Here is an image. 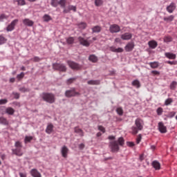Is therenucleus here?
<instances>
[{"instance_id": "obj_1", "label": "nucleus", "mask_w": 177, "mask_h": 177, "mask_svg": "<svg viewBox=\"0 0 177 177\" xmlns=\"http://www.w3.org/2000/svg\"><path fill=\"white\" fill-rule=\"evenodd\" d=\"M145 125V122L140 118H137L135 120V126L131 127V133L132 135H138L139 131H143V127Z\"/></svg>"}, {"instance_id": "obj_2", "label": "nucleus", "mask_w": 177, "mask_h": 177, "mask_svg": "<svg viewBox=\"0 0 177 177\" xmlns=\"http://www.w3.org/2000/svg\"><path fill=\"white\" fill-rule=\"evenodd\" d=\"M40 97L44 100V102H46L47 103H55L56 98L55 97V95L50 93H43L40 95Z\"/></svg>"}, {"instance_id": "obj_3", "label": "nucleus", "mask_w": 177, "mask_h": 177, "mask_svg": "<svg viewBox=\"0 0 177 177\" xmlns=\"http://www.w3.org/2000/svg\"><path fill=\"white\" fill-rule=\"evenodd\" d=\"M15 147H16V149L12 150V154H15V156L21 157V156H23V151H21V149L23 148V145H21V142L20 141H17L15 142Z\"/></svg>"}, {"instance_id": "obj_4", "label": "nucleus", "mask_w": 177, "mask_h": 177, "mask_svg": "<svg viewBox=\"0 0 177 177\" xmlns=\"http://www.w3.org/2000/svg\"><path fill=\"white\" fill-rule=\"evenodd\" d=\"M109 148L112 153H118L120 151V146L118 142L115 140L109 142Z\"/></svg>"}, {"instance_id": "obj_5", "label": "nucleus", "mask_w": 177, "mask_h": 177, "mask_svg": "<svg viewBox=\"0 0 177 177\" xmlns=\"http://www.w3.org/2000/svg\"><path fill=\"white\" fill-rule=\"evenodd\" d=\"M53 70H57V71H61L62 73H66L67 71V67L64 66V64L55 63L53 64Z\"/></svg>"}, {"instance_id": "obj_6", "label": "nucleus", "mask_w": 177, "mask_h": 177, "mask_svg": "<svg viewBox=\"0 0 177 177\" xmlns=\"http://www.w3.org/2000/svg\"><path fill=\"white\" fill-rule=\"evenodd\" d=\"M80 93L75 91V88H73L71 90H67L65 92L66 97H74V96H79Z\"/></svg>"}, {"instance_id": "obj_7", "label": "nucleus", "mask_w": 177, "mask_h": 177, "mask_svg": "<svg viewBox=\"0 0 177 177\" xmlns=\"http://www.w3.org/2000/svg\"><path fill=\"white\" fill-rule=\"evenodd\" d=\"M109 31L111 32V34H115L121 31V28L118 24H114L110 26Z\"/></svg>"}, {"instance_id": "obj_8", "label": "nucleus", "mask_w": 177, "mask_h": 177, "mask_svg": "<svg viewBox=\"0 0 177 177\" xmlns=\"http://www.w3.org/2000/svg\"><path fill=\"white\" fill-rule=\"evenodd\" d=\"M68 65L72 68V70H81V65L73 61H67Z\"/></svg>"}, {"instance_id": "obj_9", "label": "nucleus", "mask_w": 177, "mask_h": 177, "mask_svg": "<svg viewBox=\"0 0 177 177\" xmlns=\"http://www.w3.org/2000/svg\"><path fill=\"white\" fill-rule=\"evenodd\" d=\"M19 23V19H14L7 27L6 31L8 32L10 31H13L15 30V27H16V24Z\"/></svg>"}, {"instance_id": "obj_10", "label": "nucleus", "mask_w": 177, "mask_h": 177, "mask_svg": "<svg viewBox=\"0 0 177 177\" xmlns=\"http://www.w3.org/2000/svg\"><path fill=\"white\" fill-rule=\"evenodd\" d=\"M73 10V12H77V6L69 5L67 8H64L63 12L64 13H70V11Z\"/></svg>"}, {"instance_id": "obj_11", "label": "nucleus", "mask_w": 177, "mask_h": 177, "mask_svg": "<svg viewBox=\"0 0 177 177\" xmlns=\"http://www.w3.org/2000/svg\"><path fill=\"white\" fill-rule=\"evenodd\" d=\"M158 127L160 133H167V127L164 125V123H162V122H160Z\"/></svg>"}, {"instance_id": "obj_12", "label": "nucleus", "mask_w": 177, "mask_h": 177, "mask_svg": "<svg viewBox=\"0 0 177 177\" xmlns=\"http://www.w3.org/2000/svg\"><path fill=\"white\" fill-rule=\"evenodd\" d=\"M78 41L80 43V45H83V46H89V45H91L90 41H88V40L84 39L82 37H78Z\"/></svg>"}, {"instance_id": "obj_13", "label": "nucleus", "mask_w": 177, "mask_h": 177, "mask_svg": "<svg viewBox=\"0 0 177 177\" xmlns=\"http://www.w3.org/2000/svg\"><path fill=\"white\" fill-rule=\"evenodd\" d=\"M175 9H176V4L175 3H171L166 8L169 13H174Z\"/></svg>"}, {"instance_id": "obj_14", "label": "nucleus", "mask_w": 177, "mask_h": 177, "mask_svg": "<svg viewBox=\"0 0 177 177\" xmlns=\"http://www.w3.org/2000/svg\"><path fill=\"white\" fill-rule=\"evenodd\" d=\"M30 174L32 177H42V174L37 169H32Z\"/></svg>"}, {"instance_id": "obj_15", "label": "nucleus", "mask_w": 177, "mask_h": 177, "mask_svg": "<svg viewBox=\"0 0 177 177\" xmlns=\"http://www.w3.org/2000/svg\"><path fill=\"white\" fill-rule=\"evenodd\" d=\"M61 153L64 158H67V156L68 154V148H67L66 146H63L61 149Z\"/></svg>"}, {"instance_id": "obj_16", "label": "nucleus", "mask_w": 177, "mask_h": 177, "mask_svg": "<svg viewBox=\"0 0 177 177\" xmlns=\"http://www.w3.org/2000/svg\"><path fill=\"white\" fill-rule=\"evenodd\" d=\"M131 38L132 35L130 32H126L121 35V39H123V41H129V39H131Z\"/></svg>"}, {"instance_id": "obj_17", "label": "nucleus", "mask_w": 177, "mask_h": 177, "mask_svg": "<svg viewBox=\"0 0 177 177\" xmlns=\"http://www.w3.org/2000/svg\"><path fill=\"white\" fill-rule=\"evenodd\" d=\"M135 44H133V42H129L126 45L125 50L126 52H132V50H133Z\"/></svg>"}, {"instance_id": "obj_18", "label": "nucleus", "mask_w": 177, "mask_h": 177, "mask_svg": "<svg viewBox=\"0 0 177 177\" xmlns=\"http://www.w3.org/2000/svg\"><path fill=\"white\" fill-rule=\"evenodd\" d=\"M22 21L24 26H27L28 27H32L34 26V21L30 19H24Z\"/></svg>"}, {"instance_id": "obj_19", "label": "nucleus", "mask_w": 177, "mask_h": 177, "mask_svg": "<svg viewBox=\"0 0 177 177\" xmlns=\"http://www.w3.org/2000/svg\"><path fill=\"white\" fill-rule=\"evenodd\" d=\"M53 128H55L53 124L52 123H49L46 127V133H48V135H50V133L53 132Z\"/></svg>"}, {"instance_id": "obj_20", "label": "nucleus", "mask_w": 177, "mask_h": 177, "mask_svg": "<svg viewBox=\"0 0 177 177\" xmlns=\"http://www.w3.org/2000/svg\"><path fill=\"white\" fill-rule=\"evenodd\" d=\"M151 165L156 171H159V169H161V164H160L157 160L153 161Z\"/></svg>"}, {"instance_id": "obj_21", "label": "nucleus", "mask_w": 177, "mask_h": 177, "mask_svg": "<svg viewBox=\"0 0 177 177\" xmlns=\"http://www.w3.org/2000/svg\"><path fill=\"white\" fill-rule=\"evenodd\" d=\"M110 50L111 52H115V53H122V52H124V48H116L114 46H111Z\"/></svg>"}, {"instance_id": "obj_22", "label": "nucleus", "mask_w": 177, "mask_h": 177, "mask_svg": "<svg viewBox=\"0 0 177 177\" xmlns=\"http://www.w3.org/2000/svg\"><path fill=\"white\" fill-rule=\"evenodd\" d=\"M2 114H8L9 115H13L15 114V110L12 107H8L6 109L5 113Z\"/></svg>"}, {"instance_id": "obj_23", "label": "nucleus", "mask_w": 177, "mask_h": 177, "mask_svg": "<svg viewBox=\"0 0 177 177\" xmlns=\"http://www.w3.org/2000/svg\"><path fill=\"white\" fill-rule=\"evenodd\" d=\"M148 45L149 48H151V49H156V46H158V44H157V41L151 40L149 41Z\"/></svg>"}, {"instance_id": "obj_24", "label": "nucleus", "mask_w": 177, "mask_h": 177, "mask_svg": "<svg viewBox=\"0 0 177 177\" xmlns=\"http://www.w3.org/2000/svg\"><path fill=\"white\" fill-rule=\"evenodd\" d=\"M174 19H175V16L170 15L169 17H165L163 18L164 21H166L167 23H171V21H174Z\"/></svg>"}, {"instance_id": "obj_25", "label": "nucleus", "mask_w": 177, "mask_h": 177, "mask_svg": "<svg viewBox=\"0 0 177 177\" xmlns=\"http://www.w3.org/2000/svg\"><path fill=\"white\" fill-rule=\"evenodd\" d=\"M74 131L75 133H78L80 136L82 137L84 136V131L82 129H80L79 127H75L74 128Z\"/></svg>"}, {"instance_id": "obj_26", "label": "nucleus", "mask_w": 177, "mask_h": 177, "mask_svg": "<svg viewBox=\"0 0 177 177\" xmlns=\"http://www.w3.org/2000/svg\"><path fill=\"white\" fill-rule=\"evenodd\" d=\"M0 124H2L3 125H9V121L4 117H0Z\"/></svg>"}, {"instance_id": "obj_27", "label": "nucleus", "mask_w": 177, "mask_h": 177, "mask_svg": "<svg viewBox=\"0 0 177 177\" xmlns=\"http://www.w3.org/2000/svg\"><path fill=\"white\" fill-rule=\"evenodd\" d=\"M163 41L166 44H168L169 42H172V41H174V39L172 38V37L167 35V36H165Z\"/></svg>"}, {"instance_id": "obj_28", "label": "nucleus", "mask_w": 177, "mask_h": 177, "mask_svg": "<svg viewBox=\"0 0 177 177\" xmlns=\"http://www.w3.org/2000/svg\"><path fill=\"white\" fill-rule=\"evenodd\" d=\"M165 56H166V57H167V59H171L173 60L176 59V55L174 53H166Z\"/></svg>"}, {"instance_id": "obj_29", "label": "nucleus", "mask_w": 177, "mask_h": 177, "mask_svg": "<svg viewBox=\"0 0 177 177\" xmlns=\"http://www.w3.org/2000/svg\"><path fill=\"white\" fill-rule=\"evenodd\" d=\"M88 85H100V80H89L87 82Z\"/></svg>"}, {"instance_id": "obj_30", "label": "nucleus", "mask_w": 177, "mask_h": 177, "mask_svg": "<svg viewBox=\"0 0 177 177\" xmlns=\"http://www.w3.org/2000/svg\"><path fill=\"white\" fill-rule=\"evenodd\" d=\"M131 85L137 88H139L140 87V82H139L138 80H135L132 82Z\"/></svg>"}, {"instance_id": "obj_31", "label": "nucleus", "mask_w": 177, "mask_h": 177, "mask_svg": "<svg viewBox=\"0 0 177 177\" xmlns=\"http://www.w3.org/2000/svg\"><path fill=\"white\" fill-rule=\"evenodd\" d=\"M17 2L19 6H24L26 5V0H14V3Z\"/></svg>"}, {"instance_id": "obj_32", "label": "nucleus", "mask_w": 177, "mask_h": 177, "mask_svg": "<svg viewBox=\"0 0 177 177\" xmlns=\"http://www.w3.org/2000/svg\"><path fill=\"white\" fill-rule=\"evenodd\" d=\"M88 60L93 63H96V62H97V57H96L95 55H91L89 56Z\"/></svg>"}, {"instance_id": "obj_33", "label": "nucleus", "mask_w": 177, "mask_h": 177, "mask_svg": "<svg viewBox=\"0 0 177 177\" xmlns=\"http://www.w3.org/2000/svg\"><path fill=\"white\" fill-rule=\"evenodd\" d=\"M93 32H100L102 31V27L99 26H95L93 28H92Z\"/></svg>"}, {"instance_id": "obj_34", "label": "nucleus", "mask_w": 177, "mask_h": 177, "mask_svg": "<svg viewBox=\"0 0 177 177\" xmlns=\"http://www.w3.org/2000/svg\"><path fill=\"white\" fill-rule=\"evenodd\" d=\"M9 19V16L6 14L0 15V22H3L4 20H8Z\"/></svg>"}, {"instance_id": "obj_35", "label": "nucleus", "mask_w": 177, "mask_h": 177, "mask_svg": "<svg viewBox=\"0 0 177 177\" xmlns=\"http://www.w3.org/2000/svg\"><path fill=\"white\" fill-rule=\"evenodd\" d=\"M77 26L81 30H85V28H86V23L85 22H81L80 24H78Z\"/></svg>"}, {"instance_id": "obj_36", "label": "nucleus", "mask_w": 177, "mask_h": 177, "mask_svg": "<svg viewBox=\"0 0 177 177\" xmlns=\"http://www.w3.org/2000/svg\"><path fill=\"white\" fill-rule=\"evenodd\" d=\"M149 66L150 67H151V68H158V62H150Z\"/></svg>"}, {"instance_id": "obj_37", "label": "nucleus", "mask_w": 177, "mask_h": 177, "mask_svg": "<svg viewBox=\"0 0 177 177\" xmlns=\"http://www.w3.org/2000/svg\"><path fill=\"white\" fill-rule=\"evenodd\" d=\"M176 86H177V82L174 81L170 84V89H171V91H175V89H176Z\"/></svg>"}, {"instance_id": "obj_38", "label": "nucleus", "mask_w": 177, "mask_h": 177, "mask_svg": "<svg viewBox=\"0 0 177 177\" xmlns=\"http://www.w3.org/2000/svg\"><path fill=\"white\" fill-rule=\"evenodd\" d=\"M6 41H8V39H6L5 37L0 35V45H3V44L6 43Z\"/></svg>"}, {"instance_id": "obj_39", "label": "nucleus", "mask_w": 177, "mask_h": 177, "mask_svg": "<svg viewBox=\"0 0 177 177\" xmlns=\"http://www.w3.org/2000/svg\"><path fill=\"white\" fill-rule=\"evenodd\" d=\"M66 0H60L58 1V5H60L61 8H66Z\"/></svg>"}, {"instance_id": "obj_40", "label": "nucleus", "mask_w": 177, "mask_h": 177, "mask_svg": "<svg viewBox=\"0 0 177 177\" xmlns=\"http://www.w3.org/2000/svg\"><path fill=\"white\" fill-rule=\"evenodd\" d=\"M43 19L44 21H50V20H52V17L46 14L44 15Z\"/></svg>"}, {"instance_id": "obj_41", "label": "nucleus", "mask_w": 177, "mask_h": 177, "mask_svg": "<svg viewBox=\"0 0 177 177\" xmlns=\"http://www.w3.org/2000/svg\"><path fill=\"white\" fill-rule=\"evenodd\" d=\"M66 42L68 45H72V44H74V37H69L66 39Z\"/></svg>"}, {"instance_id": "obj_42", "label": "nucleus", "mask_w": 177, "mask_h": 177, "mask_svg": "<svg viewBox=\"0 0 177 177\" xmlns=\"http://www.w3.org/2000/svg\"><path fill=\"white\" fill-rule=\"evenodd\" d=\"M172 102H174V100H172V98H168L165 100V106H169V104H171Z\"/></svg>"}, {"instance_id": "obj_43", "label": "nucleus", "mask_w": 177, "mask_h": 177, "mask_svg": "<svg viewBox=\"0 0 177 177\" xmlns=\"http://www.w3.org/2000/svg\"><path fill=\"white\" fill-rule=\"evenodd\" d=\"M116 112L119 115H122L124 114V110H122V108L121 107L117 108Z\"/></svg>"}, {"instance_id": "obj_44", "label": "nucleus", "mask_w": 177, "mask_h": 177, "mask_svg": "<svg viewBox=\"0 0 177 177\" xmlns=\"http://www.w3.org/2000/svg\"><path fill=\"white\" fill-rule=\"evenodd\" d=\"M33 139L32 136H26L24 142L25 143H29V142L32 141Z\"/></svg>"}, {"instance_id": "obj_45", "label": "nucleus", "mask_w": 177, "mask_h": 177, "mask_svg": "<svg viewBox=\"0 0 177 177\" xmlns=\"http://www.w3.org/2000/svg\"><path fill=\"white\" fill-rule=\"evenodd\" d=\"M95 6H101L103 5V0H95Z\"/></svg>"}, {"instance_id": "obj_46", "label": "nucleus", "mask_w": 177, "mask_h": 177, "mask_svg": "<svg viewBox=\"0 0 177 177\" xmlns=\"http://www.w3.org/2000/svg\"><path fill=\"white\" fill-rule=\"evenodd\" d=\"M59 5V1L57 0H51V6L56 8Z\"/></svg>"}, {"instance_id": "obj_47", "label": "nucleus", "mask_w": 177, "mask_h": 177, "mask_svg": "<svg viewBox=\"0 0 177 177\" xmlns=\"http://www.w3.org/2000/svg\"><path fill=\"white\" fill-rule=\"evenodd\" d=\"M163 111H164V110L161 107L158 108L156 110V113H157L158 115H162Z\"/></svg>"}, {"instance_id": "obj_48", "label": "nucleus", "mask_w": 177, "mask_h": 177, "mask_svg": "<svg viewBox=\"0 0 177 177\" xmlns=\"http://www.w3.org/2000/svg\"><path fill=\"white\" fill-rule=\"evenodd\" d=\"M118 142L120 146H124V140L123 138H119Z\"/></svg>"}, {"instance_id": "obj_49", "label": "nucleus", "mask_w": 177, "mask_h": 177, "mask_svg": "<svg viewBox=\"0 0 177 177\" xmlns=\"http://www.w3.org/2000/svg\"><path fill=\"white\" fill-rule=\"evenodd\" d=\"M75 80H77V77L70 78L67 80V84L70 85V84H73Z\"/></svg>"}, {"instance_id": "obj_50", "label": "nucleus", "mask_w": 177, "mask_h": 177, "mask_svg": "<svg viewBox=\"0 0 177 177\" xmlns=\"http://www.w3.org/2000/svg\"><path fill=\"white\" fill-rule=\"evenodd\" d=\"M17 80L20 81V80H22V78H24V73L21 72L19 75H17Z\"/></svg>"}, {"instance_id": "obj_51", "label": "nucleus", "mask_w": 177, "mask_h": 177, "mask_svg": "<svg viewBox=\"0 0 177 177\" xmlns=\"http://www.w3.org/2000/svg\"><path fill=\"white\" fill-rule=\"evenodd\" d=\"M141 140H142V134H139L136 138L137 145H139V143H140Z\"/></svg>"}, {"instance_id": "obj_52", "label": "nucleus", "mask_w": 177, "mask_h": 177, "mask_svg": "<svg viewBox=\"0 0 177 177\" xmlns=\"http://www.w3.org/2000/svg\"><path fill=\"white\" fill-rule=\"evenodd\" d=\"M98 129L102 133H104L106 132V129L103 126H98Z\"/></svg>"}, {"instance_id": "obj_53", "label": "nucleus", "mask_w": 177, "mask_h": 177, "mask_svg": "<svg viewBox=\"0 0 177 177\" xmlns=\"http://www.w3.org/2000/svg\"><path fill=\"white\" fill-rule=\"evenodd\" d=\"M20 92H30V89L26 88V87L19 88Z\"/></svg>"}, {"instance_id": "obj_54", "label": "nucleus", "mask_w": 177, "mask_h": 177, "mask_svg": "<svg viewBox=\"0 0 177 177\" xmlns=\"http://www.w3.org/2000/svg\"><path fill=\"white\" fill-rule=\"evenodd\" d=\"M175 114H176V112L171 111L169 113L168 115L170 118H172L173 117H175Z\"/></svg>"}, {"instance_id": "obj_55", "label": "nucleus", "mask_w": 177, "mask_h": 177, "mask_svg": "<svg viewBox=\"0 0 177 177\" xmlns=\"http://www.w3.org/2000/svg\"><path fill=\"white\" fill-rule=\"evenodd\" d=\"M6 103H8V100L6 99L0 100V104H6Z\"/></svg>"}, {"instance_id": "obj_56", "label": "nucleus", "mask_w": 177, "mask_h": 177, "mask_svg": "<svg viewBox=\"0 0 177 177\" xmlns=\"http://www.w3.org/2000/svg\"><path fill=\"white\" fill-rule=\"evenodd\" d=\"M32 60H33L34 62H41V58H39V57H34Z\"/></svg>"}, {"instance_id": "obj_57", "label": "nucleus", "mask_w": 177, "mask_h": 177, "mask_svg": "<svg viewBox=\"0 0 177 177\" xmlns=\"http://www.w3.org/2000/svg\"><path fill=\"white\" fill-rule=\"evenodd\" d=\"M151 74H153V75H160V72L158 71H152Z\"/></svg>"}, {"instance_id": "obj_58", "label": "nucleus", "mask_w": 177, "mask_h": 177, "mask_svg": "<svg viewBox=\"0 0 177 177\" xmlns=\"http://www.w3.org/2000/svg\"><path fill=\"white\" fill-rule=\"evenodd\" d=\"M127 146H129V147H133V146H135V144L132 142H128Z\"/></svg>"}, {"instance_id": "obj_59", "label": "nucleus", "mask_w": 177, "mask_h": 177, "mask_svg": "<svg viewBox=\"0 0 177 177\" xmlns=\"http://www.w3.org/2000/svg\"><path fill=\"white\" fill-rule=\"evenodd\" d=\"M13 95L15 99H19V97H20V95L17 93H13Z\"/></svg>"}, {"instance_id": "obj_60", "label": "nucleus", "mask_w": 177, "mask_h": 177, "mask_svg": "<svg viewBox=\"0 0 177 177\" xmlns=\"http://www.w3.org/2000/svg\"><path fill=\"white\" fill-rule=\"evenodd\" d=\"M84 147H85V145H84L82 143L79 145V149L80 150H82Z\"/></svg>"}, {"instance_id": "obj_61", "label": "nucleus", "mask_w": 177, "mask_h": 177, "mask_svg": "<svg viewBox=\"0 0 177 177\" xmlns=\"http://www.w3.org/2000/svg\"><path fill=\"white\" fill-rule=\"evenodd\" d=\"M108 139H109V140H114V139H115V137L113 136H109L108 137Z\"/></svg>"}, {"instance_id": "obj_62", "label": "nucleus", "mask_w": 177, "mask_h": 177, "mask_svg": "<svg viewBox=\"0 0 177 177\" xmlns=\"http://www.w3.org/2000/svg\"><path fill=\"white\" fill-rule=\"evenodd\" d=\"M115 42H117L118 44H121V39H120L118 37L115 39Z\"/></svg>"}, {"instance_id": "obj_63", "label": "nucleus", "mask_w": 177, "mask_h": 177, "mask_svg": "<svg viewBox=\"0 0 177 177\" xmlns=\"http://www.w3.org/2000/svg\"><path fill=\"white\" fill-rule=\"evenodd\" d=\"M19 176L20 177H27V175L26 174H24V173L20 172L19 173Z\"/></svg>"}, {"instance_id": "obj_64", "label": "nucleus", "mask_w": 177, "mask_h": 177, "mask_svg": "<svg viewBox=\"0 0 177 177\" xmlns=\"http://www.w3.org/2000/svg\"><path fill=\"white\" fill-rule=\"evenodd\" d=\"M167 64H171V65H174V64H175V62L167 61Z\"/></svg>"}]
</instances>
